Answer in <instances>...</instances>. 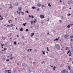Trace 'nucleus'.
Listing matches in <instances>:
<instances>
[{
    "instance_id": "nucleus-36",
    "label": "nucleus",
    "mask_w": 73,
    "mask_h": 73,
    "mask_svg": "<svg viewBox=\"0 0 73 73\" xmlns=\"http://www.w3.org/2000/svg\"><path fill=\"white\" fill-rule=\"evenodd\" d=\"M14 58L13 57H12L10 58V60H12V59H13Z\"/></svg>"
},
{
    "instance_id": "nucleus-6",
    "label": "nucleus",
    "mask_w": 73,
    "mask_h": 73,
    "mask_svg": "<svg viewBox=\"0 0 73 73\" xmlns=\"http://www.w3.org/2000/svg\"><path fill=\"white\" fill-rule=\"evenodd\" d=\"M34 35H35V33H31V35L30 36L31 37H33Z\"/></svg>"
},
{
    "instance_id": "nucleus-38",
    "label": "nucleus",
    "mask_w": 73,
    "mask_h": 73,
    "mask_svg": "<svg viewBox=\"0 0 73 73\" xmlns=\"http://www.w3.org/2000/svg\"><path fill=\"white\" fill-rule=\"evenodd\" d=\"M21 13H22V15H24V12H21Z\"/></svg>"
},
{
    "instance_id": "nucleus-10",
    "label": "nucleus",
    "mask_w": 73,
    "mask_h": 73,
    "mask_svg": "<svg viewBox=\"0 0 73 73\" xmlns=\"http://www.w3.org/2000/svg\"><path fill=\"white\" fill-rule=\"evenodd\" d=\"M69 48L68 47H66V50H69Z\"/></svg>"
},
{
    "instance_id": "nucleus-35",
    "label": "nucleus",
    "mask_w": 73,
    "mask_h": 73,
    "mask_svg": "<svg viewBox=\"0 0 73 73\" xmlns=\"http://www.w3.org/2000/svg\"><path fill=\"white\" fill-rule=\"evenodd\" d=\"M14 45H16V42H14Z\"/></svg>"
},
{
    "instance_id": "nucleus-19",
    "label": "nucleus",
    "mask_w": 73,
    "mask_h": 73,
    "mask_svg": "<svg viewBox=\"0 0 73 73\" xmlns=\"http://www.w3.org/2000/svg\"><path fill=\"white\" fill-rule=\"evenodd\" d=\"M32 8L33 9H36V7H32Z\"/></svg>"
},
{
    "instance_id": "nucleus-26",
    "label": "nucleus",
    "mask_w": 73,
    "mask_h": 73,
    "mask_svg": "<svg viewBox=\"0 0 73 73\" xmlns=\"http://www.w3.org/2000/svg\"><path fill=\"white\" fill-rule=\"evenodd\" d=\"M73 39H71L70 40V41H73Z\"/></svg>"
},
{
    "instance_id": "nucleus-16",
    "label": "nucleus",
    "mask_w": 73,
    "mask_h": 73,
    "mask_svg": "<svg viewBox=\"0 0 73 73\" xmlns=\"http://www.w3.org/2000/svg\"><path fill=\"white\" fill-rule=\"evenodd\" d=\"M37 20H36V19H35V21H33V23H36V21Z\"/></svg>"
},
{
    "instance_id": "nucleus-25",
    "label": "nucleus",
    "mask_w": 73,
    "mask_h": 73,
    "mask_svg": "<svg viewBox=\"0 0 73 73\" xmlns=\"http://www.w3.org/2000/svg\"><path fill=\"white\" fill-rule=\"evenodd\" d=\"M40 10V8H38L37 9V11H38Z\"/></svg>"
},
{
    "instance_id": "nucleus-45",
    "label": "nucleus",
    "mask_w": 73,
    "mask_h": 73,
    "mask_svg": "<svg viewBox=\"0 0 73 73\" xmlns=\"http://www.w3.org/2000/svg\"><path fill=\"white\" fill-rule=\"evenodd\" d=\"M38 26H36L35 28H38Z\"/></svg>"
},
{
    "instance_id": "nucleus-5",
    "label": "nucleus",
    "mask_w": 73,
    "mask_h": 73,
    "mask_svg": "<svg viewBox=\"0 0 73 73\" xmlns=\"http://www.w3.org/2000/svg\"><path fill=\"white\" fill-rule=\"evenodd\" d=\"M37 5L38 7H40L41 6V5H42L41 4L38 3L37 4Z\"/></svg>"
},
{
    "instance_id": "nucleus-11",
    "label": "nucleus",
    "mask_w": 73,
    "mask_h": 73,
    "mask_svg": "<svg viewBox=\"0 0 73 73\" xmlns=\"http://www.w3.org/2000/svg\"><path fill=\"white\" fill-rule=\"evenodd\" d=\"M20 31H22V32H23V28L21 27V29L20 30Z\"/></svg>"
},
{
    "instance_id": "nucleus-29",
    "label": "nucleus",
    "mask_w": 73,
    "mask_h": 73,
    "mask_svg": "<svg viewBox=\"0 0 73 73\" xmlns=\"http://www.w3.org/2000/svg\"><path fill=\"white\" fill-rule=\"evenodd\" d=\"M13 24H11L10 25V27H13Z\"/></svg>"
},
{
    "instance_id": "nucleus-44",
    "label": "nucleus",
    "mask_w": 73,
    "mask_h": 73,
    "mask_svg": "<svg viewBox=\"0 0 73 73\" xmlns=\"http://www.w3.org/2000/svg\"><path fill=\"white\" fill-rule=\"evenodd\" d=\"M4 50H7V48H5Z\"/></svg>"
},
{
    "instance_id": "nucleus-42",
    "label": "nucleus",
    "mask_w": 73,
    "mask_h": 73,
    "mask_svg": "<svg viewBox=\"0 0 73 73\" xmlns=\"http://www.w3.org/2000/svg\"><path fill=\"white\" fill-rule=\"evenodd\" d=\"M1 46H4V45L3 44H1Z\"/></svg>"
},
{
    "instance_id": "nucleus-3",
    "label": "nucleus",
    "mask_w": 73,
    "mask_h": 73,
    "mask_svg": "<svg viewBox=\"0 0 73 73\" xmlns=\"http://www.w3.org/2000/svg\"><path fill=\"white\" fill-rule=\"evenodd\" d=\"M68 72L67 71L65 70L61 71V73H68Z\"/></svg>"
},
{
    "instance_id": "nucleus-61",
    "label": "nucleus",
    "mask_w": 73,
    "mask_h": 73,
    "mask_svg": "<svg viewBox=\"0 0 73 73\" xmlns=\"http://www.w3.org/2000/svg\"><path fill=\"white\" fill-rule=\"evenodd\" d=\"M63 5H65V3H64V2H63Z\"/></svg>"
},
{
    "instance_id": "nucleus-54",
    "label": "nucleus",
    "mask_w": 73,
    "mask_h": 73,
    "mask_svg": "<svg viewBox=\"0 0 73 73\" xmlns=\"http://www.w3.org/2000/svg\"><path fill=\"white\" fill-rule=\"evenodd\" d=\"M31 24H32V23H33V21H31Z\"/></svg>"
},
{
    "instance_id": "nucleus-8",
    "label": "nucleus",
    "mask_w": 73,
    "mask_h": 73,
    "mask_svg": "<svg viewBox=\"0 0 73 73\" xmlns=\"http://www.w3.org/2000/svg\"><path fill=\"white\" fill-rule=\"evenodd\" d=\"M69 53H70V54H71V52H70V50H69L67 52V54H68Z\"/></svg>"
},
{
    "instance_id": "nucleus-47",
    "label": "nucleus",
    "mask_w": 73,
    "mask_h": 73,
    "mask_svg": "<svg viewBox=\"0 0 73 73\" xmlns=\"http://www.w3.org/2000/svg\"><path fill=\"white\" fill-rule=\"evenodd\" d=\"M53 70H55V67H53Z\"/></svg>"
},
{
    "instance_id": "nucleus-12",
    "label": "nucleus",
    "mask_w": 73,
    "mask_h": 73,
    "mask_svg": "<svg viewBox=\"0 0 73 73\" xmlns=\"http://www.w3.org/2000/svg\"><path fill=\"white\" fill-rule=\"evenodd\" d=\"M18 9L19 10V11H21V10L22 9L21 8V7H19Z\"/></svg>"
},
{
    "instance_id": "nucleus-24",
    "label": "nucleus",
    "mask_w": 73,
    "mask_h": 73,
    "mask_svg": "<svg viewBox=\"0 0 73 73\" xmlns=\"http://www.w3.org/2000/svg\"><path fill=\"white\" fill-rule=\"evenodd\" d=\"M22 38H23V39L24 38V36L22 35Z\"/></svg>"
},
{
    "instance_id": "nucleus-55",
    "label": "nucleus",
    "mask_w": 73,
    "mask_h": 73,
    "mask_svg": "<svg viewBox=\"0 0 73 73\" xmlns=\"http://www.w3.org/2000/svg\"><path fill=\"white\" fill-rule=\"evenodd\" d=\"M31 17H32V18H33H33H34V17H33V16H31Z\"/></svg>"
},
{
    "instance_id": "nucleus-32",
    "label": "nucleus",
    "mask_w": 73,
    "mask_h": 73,
    "mask_svg": "<svg viewBox=\"0 0 73 73\" xmlns=\"http://www.w3.org/2000/svg\"><path fill=\"white\" fill-rule=\"evenodd\" d=\"M63 17H64L63 16H62L61 17V19H63Z\"/></svg>"
},
{
    "instance_id": "nucleus-14",
    "label": "nucleus",
    "mask_w": 73,
    "mask_h": 73,
    "mask_svg": "<svg viewBox=\"0 0 73 73\" xmlns=\"http://www.w3.org/2000/svg\"><path fill=\"white\" fill-rule=\"evenodd\" d=\"M11 71V70H8V71L7 72V73H11V72H10Z\"/></svg>"
},
{
    "instance_id": "nucleus-59",
    "label": "nucleus",
    "mask_w": 73,
    "mask_h": 73,
    "mask_svg": "<svg viewBox=\"0 0 73 73\" xmlns=\"http://www.w3.org/2000/svg\"><path fill=\"white\" fill-rule=\"evenodd\" d=\"M18 4H19V3H17V4H16V5H18Z\"/></svg>"
},
{
    "instance_id": "nucleus-48",
    "label": "nucleus",
    "mask_w": 73,
    "mask_h": 73,
    "mask_svg": "<svg viewBox=\"0 0 73 73\" xmlns=\"http://www.w3.org/2000/svg\"><path fill=\"white\" fill-rule=\"evenodd\" d=\"M10 57H12V54H10Z\"/></svg>"
},
{
    "instance_id": "nucleus-37",
    "label": "nucleus",
    "mask_w": 73,
    "mask_h": 73,
    "mask_svg": "<svg viewBox=\"0 0 73 73\" xmlns=\"http://www.w3.org/2000/svg\"><path fill=\"white\" fill-rule=\"evenodd\" d=\"M6 61H7L9 62V60L8 59H6Z\"/></svg>"
},
{
    "instance_id": "nucleus-43",
    "label": "nucleus",
    "mask_w": 73,
    "mask_h": 73,
    "mask_svg": "<svg viewBox=\"0 0 73 73\" xmlns=\"http://www.w3.org/2000/svg\"><path fill=\"white\" fill-rule=\"evenodd\" d=\"M59 21H60V23H62V21H61V20H59Z\"/></svg>"
},
{
    "instance_id": "nucleus-28",
    "label": "nucleus",
    "mask_w": 73,
    "mask_h": 73,
    "mask_svg": "<svg viewBox=\"0 0 73 73\" xmlns=\"http://www.w3.org/2000/svg\"><path fill=\"white\" fill-rule=\"evenodd\" d=\"M2 38L3 39V40H5V37H2Z\"/></svg>"
},
{
    "instance_id": "nucleus-9",
    "label": "nucleus",
    "mask_w": 73,
    "mask_h": 73,
    "mask_svg": "<svg viewBox=\"0 0 73 73\" xmlns=\"http://www.w3.org/2000/svg\"><path fill=\"white\" fill-rule=\"evenodd\" d=\"M25 65H26V66H27V64H25V63H23L22 64V66H25Z\"/></svg>"
},
{
    "instance_id": "nucleus-57",
    "label": "nucleus",
    "mask_w": 73,
    "mask_h": 73,
    "mask_svg": "<svg viewBox=\"0 0 73 73\" xmlns=\"http://www.w3.org/2000/svg\"><path fill=\"white\" fill-rule=\"evenodd\" d=\"M3 60H5V58H3Z\"/></svg>"
},
{
    "instance_id": "nucleus-64",
    "label": "nucleus",
    "mask_w": 73,
    "mask_h": 73,
    "mask_svg": "<svg viewBox=\"0 0 73 73\" xmlns=\"http://www.w3.org/2000/svg\"><path fill=\"white\" fill-rule=\"evenodd\" d=\"M30 51H31V50H32V49H30Z\"/></svg>"
},
{
    "instance_id": "nucleus-31",
    "label": "nucleus",
    "mask_w": 73,
    "mask_h": 73,
    "mask_svg": "<svg viewBox=\"0 0 73 73\" xmlns=\"http://www.w3.org/2000/svg\"><path fill=\"white\" fill-rule=\"evenodd\" d=\"M68 67L69 70H70V67L69 66H68Z\"/></svg>"
},
{
    "instance_id": "nucleus-1",
    "label": "nucleus",
    "mask_w": 73,
    "mask_h": 73,
    "mask_svg": "<svg viewBox=\"0 0 73 73\" xmlns=\"http://www.w3.org/2000/svg\"><path fill=\"white\" fill-rule=\"evenodd\" d=\"M60 46L58 44H56L55 45V47L56 49H57L58 50H60Z\"/></svg>"
},
{
    "instance_id": "nucleus-60",
    "label": "nucleus",
    "mask_w": 73,
    "mask_h": 73,
    "mask_svg": "<svg viewBox=\"0 0 73 73\" xmlns=\"http://www.w3.org/2000/svg\"><path fill=\"white\" fill-rule=\"evenodd\" d=\"M15 20H17V18H15Z\"/></svg>"
},
{
    "instance_id": "nucleus-46",
    "label": "nucleus",
    "mask_w": 73,
    "mask_h": 73,
    "mask_svg": "<svg viewBox=\"0 0 73 73\" xmlns=\"http://www.w3.org/2000/svg\"><path fill=\"white\" fill-rule=\"evenodd\" d=\"M34 51L35 52H37V50L36 49H35V50Z\"/></svg>"
},
{
    "instance_id": "nucleus-51",
    "label": "nucleus",
    "mask_w": 73,
    "mask_h": 73,
    "mask_svg": "<svg viewBox=\"0 0 73 73\" xmlns=\"http://www.w3.org/2000/svg\"><path fill=\"white\" fill-rule=\"evenodd\" d=\"M70 15H71V14L70 13L68 14V16H70Z\"/></svg>"
},
{
    "instance_id": "nucleus-63",
    "label": "nucleus",
    "mask_w": 73,
    "mask_h": 73,
    "mask_svg": "<svg viewBox=\"0 0 73 73\" xmlns=\"http://www.w3.org/2000/svg\"><path fill=\"white\" fill-rule=\"evenodd\" d=\"M29 49H28V50H27V52H29Z\"/></svg>"
},
{
    "instance_id": "nucleus-7",
    "label": "nucleus",
    "mask_w": 73,
    "mask_h": 73,
    "mask_svg": "<svg viewBox=\"0 0 73 73\" xmlns=\"http://www.w3.org/2000/svg\"><path fill=\"white\" fill-rule=\"evenodd\" d=\"M59 39H60V37H58V38H56V39H55L54 40V41H56V40H59Z\"/></svg>"
},
{
    "instance_id": "nucleus-30",
    "label": "nucleus",
    "mask_w": 73,
    "mask_h": 73,
    "mask_svg": "<svg viewBox=\"0 0 73 73\" xmlns=\"http://www.w3.org/2000/svg\"><path fill=\"white\" fill-rule=\"evenodd\" d=\"M45 62L44 61H43L41 63L42 64H43V63H44Z\"/></svg>"
},
{
    "instance_id": "nucleus-21",
    "label": "nucleus",
    "mask_w": 73,
    "mask_h": 73,
    "mask_svg": "<svg viewBox=\"0 0 73 73\" xmlns=\"http://www.w3.org/2000/svg\"><path fill=\"white\" fill-rule=\"evenodd\" d=\"M10 5V7H9V8H11V9L12 8V6L11 5Z\"/></svg>"
},
{
    "instance_id": "nucleus-34",
    "label": "nucleus",
    "mask_w": 73,
    "mask_h": 73,
    "mask_svg": "<svg viewBox=\"0 0 73 73\" xmlns=\"http://www.w3.org/2000/svg\"><path fill=\"white\" fill-rule=\"evenodd\" d=\"M19 62H18L17 63V65H19Z\"/></svg>"
},
{
    "instance_id": "nucleus-56",
    "label": "nucleus",
    "mask_w": 73,
    "mask_h": 73,
    "mask_svg": "<svg viewBox=\"0 0 73 73\" xmlns=\"http://www.w3.org/2000/svg\"><path fill=\"white\" fill-rule=\"evenodd\" d=\"M70 25H73V24H70Z\"/></svg>"
},
{
    "instance_id": "nucleus-27",
    "label": "nucleus",
    "mask_w": 73,
    "mask_h": 73,
    "mask_svg": "<svg viewBox=\"0 0 73 73\" xmlns=\"http://www.w3.org/2000/svg\"><path fill=\"white\" fill-rule=\"evenodd\" d=\"M47 51H50V50H49L48 49V47H47Z\"/></svg>"
},
{
    "instance_id": "nucleus-23",
    "label": "nucleus",
    "mask_w": 73,
    "mask_h": 73,
    "mask_svg": "<svg viewBox=\"0 0 73 73\" xmlns=\"http://www.w3.org/2000/svg\"><path fill=\"white\" fill-rule=\"evenodd\" d=\"M43 7H45V6L44 5H42V6L41 7L42 8H43Z\"/></svg>"
},
{
    "instance_id": "nucleus-4",
    "label": "nucleus",
    "mask_w": 73,
    "mask_h": 73,
    "mask_svg": "<svg viewBox=\"0 0 73 73\" xmlns=\"http://www.w3.org/2000/svg\"><path fill=\"white\" fill-rule=\"evenodd\" d=\"M40 17L41 19H44V16L42 15H41L40 16Z\"/></svg>"
},
{
    "instance_id": "nucleus-33",
    "label": "nucleus",
    "mask_w": 73,
    "mask_h": 73,
    "mask_svg": "<svg viewBox=\"0 0 73 73\" xmlns=\"http://www.w3.org/2000/svg\"><path fill=\"white\" fill-rule=\"evenodd\" d=\"M25 12H27V13H28L29 12V11H25Z\"/></svg>"
},
{
    "instance_id": "nucleus-17",
    "label": "nucleus",
    "mask_w": 73,
    "mask_h": 73,
    "mask_svg": "<svg viewBox=\"0 0 73 73\" xmlns=\"http://www.w3.org/2000/svg\"><path fill=\"white\" fill-rule=\"evenodd\" d=\"M50 3H48V6H49V7H51V5H50Z\"/></svg>"
},
{
    "instance_id": "nucleus-13",
    "label": "nucleus",
    "mask_w": 73,
    "mask_h": 73,
    "mask_svg": "<svg viewBox=\"0 0 73 73\" xmlns=\"http://www.w3.org/2000/svg\"><path fill=\"white\" fill-rule=\"evenodd\" d=\"M67 28H70V25H69L67 26Z\"/></svg>"
},
{
    "instance_id": "nucleus-39",
    "label": "nucleus",
    "mask_w": 73,
    "mask_h": 73,
    "mask_svg": "<svg viewBox=\"0 0 73 73\" xmlns=\"http://www.w3.org/2000/svg\"><path fill=\"white\" fill-rule=\"evenodd\" d=\"M17 12L19 14H20V13H21V12H19V11H17Z\"/></svg>"
},
{
    "instance_id": "nucleus-50",
    "label": "nucleus",
    "mask_w": 73,
    "mask_h": 73,
    "mask_svg": "<svg viewBox=\"0 0 73 73\" xmlns=\"http://www.w3.org/2000/svg\"><path fill=\"white\" fill-rule=\"evenodd\" d=\"M36 40L37 41V40H38V38H36Z\"/></svg>"
},
{
    "instance_id": "nucleus-40",
    "label": "nucleus",
    "mask_w": 73,
    "mask_h": 73,
    "mask_svg": "<svg viewBox=\"0 0 73 73\" xmlns=\"http://www.w3.org/2000/svg\"><path fill=\"white\" fill-rule=\"evenodd\" d=\"M69 61H71V58H70L69 59Z\"/></svg>"
},
{
    "instance_id": "nucleus-20",
    "label": "nucleus",
    "mask_w": 73,
    "mask_h": 73,
    "mask_svg": "<svg viewBox=\"0 0 73 73\" xmlns=\"http://www.w3.org/2000/svg\"><path fill=\"white\" fill-rule=\"evenodd\" d=\"M64 37L65 38H66V37H67V36H66V35H64Z\"/></svg>"
},
{
    "instance_id": "nucleus-62",
    "label": "nucleus",
    "mask_w": 73,
    "mask_h": 73,
    "mask_svg": "<svg viewBox=\"0 0 73 73\" xmlns=\"http://www.w3.org/2000/svg\"><path fill=\"white\" fill-rule=\"evenodd\" d=\"M69 56H71V54H69Z\"/></svg>"
},
{
    "instance_id": "nucleus-15",
    "label": "nucleus",
    "mask_w": 73,
    "mask_h": 73,
    "mask_svg": "<svg viewBox=\"0 0 73 73\" xmlns=\"http://www.w3.org/2000/svg\"><path fill=\"white\" fill-rule=\"evenodd\" d=\"M42 52L43 54H44V55H45V52H44V51H42Z\"/></svg>"
},
{
    "instance_id": "nucleus-22",
    "label": "nucleus",
    "mask_w": 73,
    "mask_h": 73,
    "mask_svg": "<svg viewBox=\"0 0 73 73\" xmlns=\"http://www.w3.org/2000/svg\"><path fill=\"white\" fill-rule=\"evenodd\" d=\"M25 31H26V32H28V31H29V30H28V29H26L25 30Z\"/></svg>"
},
{
    "instance_id": "nucleus-52",
    "label": "nucleus",
    "mask_w": 73,
    "mask_h": 73,
    "mask_svg": "<svg viewBox=\"0 0 73 73\" xmlns=\"http://www.w3.org/2000/svg\"><path fill=\"white\" fill-rule=\"evenodd\" d=\"M7 27H11V26L9 25H7Z\"/></svg>"
},
{
    "instance_id": "nucleus-18",
    "label": "nucleus",
    "mask_w": 73,
    "mask_h": 73,
    "mask_svg": "<svg viewBox=\"0 0 73 73\" xmlns=\"http://www.w3.org/2000/svg\"><path fill=\"white\" fill-rule=\"evenodd\" d=\"M27 24V23H23V25H24L25 27V25Z\"/></svg>"
},
{
    "instance_id": "nucleus-49",
    "label": "nucleus",
    "mask_w": 73,
    "mask_h": 73,
    "mask_svg": "<svg viewBox=\"0 0 73 73\" xmlns=\"http://www.w3.org/2000/svg\"><path fill=\"white\" fill-rule=\"evenodd\" d=\"M17 37H19V35H17Z\"/></svg>"
},
{
    "instance_id": "nucleus-2",
    "label": "nucleus",
    "mask_w": 73,
    "mask_h": 73,
    "mask_svg": "<svg viewBox=\"0 0 73 73\" xmlns=\"http://www.w3.org/2000/svg\"><path fill=\"white\" fill-rule=\"evenodd\" d=\"M68 4L69 5L73 4V1H68Z\"/></svg>"
},
{
    "instance_id": "nucleus-53",
    "label": "nucleus",
    "mask_w": 73,
    "mask_h": 73,
    "mask_svg": "<svg viewBox=\"0 0 73 73\" xmlns=\"http://www.w3.org/2000/svg\"><path fill=\"white\" fill-rule=\"evenodd\" d=\"M29 17H32V16L31 15H29Z\"/></svg>"
},
{
    "instance_id": "nucleus-41",
    "label": "nucleus",
    "mask_w": 73,
    "mask_h": 73,
    "mask_svg": "<svg viewBox=\"0 0 73 73\" xmlns=\"http://www.w3.org/2000/svg\"><path fill=\"white\" fill-rule=\"evenodd\" d=\"M73 36L72 35L70 36V38H73Z\"/></svg>"
},
{
    "instance_id": "nucleus-58",
    "label": "nucleus",
    "mask_w": 73,
    "mask_h": 73,
    "mask_svg": "<svg viewBox=\"0 0 73 73\" xmlns=\"http://www.w3.org/2000/svg\"><path fill=\"white\" fill-rule=\"evenodd\" d=\"M1 17V18H3V17H1V15H0V17Z\"/></svg>"
}]
</instances>
